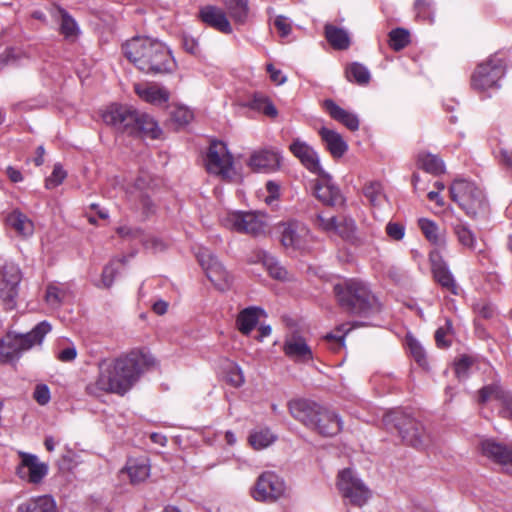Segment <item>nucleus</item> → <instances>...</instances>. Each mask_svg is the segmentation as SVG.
Segmentation results:
<instances>
[{
  "label": "nucleus",
  "mask_w": 512,
  "mask_h": 512,
  "mask_svg": "<svg viewBox=\"0 0 512 512\" xmlns=\"http://www.w3.org/2000/svg\"><path fill=\"white\" fill-rule=\"evenodd\" d=\"M149 364V357L141 351H131L112 360H103L98 365L96 380L86 386V391L92 396L103 393L123 396L139 380L143 367Z\"/></svg>",
  "instance_id": "1"
},
{
  "label": "nucleus",
  "mask_w": 512,
  "mask_h": 512,
  "mask_svg": "<svg viewBox=\"0 0 512 512\" xmlns=\"http://www.w3.org/2000/svg\"><path fill=\"white\" fill-rule=\"evenodd\" d=\"M125 57L146 74H165L175 69L169 49L150 37L135 36L122 46Z\"/></svg>",
  "instance_id": "2"
},
{
  "label": "nucleus",
  "mask_w": 512,
  "mask_h": 512,
  "mask_svg": "<svg viewBox=\"0 0 512 512\" xmlns=\"http://www.w3.org/2000/svg\"><path fill=\"white\" fill-rule=\"evenodd\" d=\"M103 121L117 132L127 135H143L151 139L160 137L161 129L154 119L126 105L112 104L102 114Z\"/></svg>",
  "instance_id": "3"
},
{
  "label": "nucleus",
  "mask_w": 512,
  "mask_h": 512,
  "mask_svg": "<svg viewBox=\"0 0 512 512\" xmlns=\"http://www.w3.org/2000/svg\"><path fill=\"white\" fill-rule=\"evenodd\" d=\"M334 293L340 307L350 314L367 315L378 310L376 297L362 281L349 279L337 283Z\"/></svg>",
  "instance_id": "4"
},
{
  "label": "nucleus",
  "mask_w": 512,
  "mask_h": 512,
  "mask_svg": "<svg viewBox=\"0 0 512 512\" xmlns=\"http://www.w3.org/2000/svg\"><path fill=\"white\" fill-rule=\"evenodd\" d=\"M383 423L388 430H396L402 441L409 446L423 450L432 444V437L424 425L402 410L386 413Z\"/></svg>",
  "instance_id": "5"
},
{
  "label": "nucleus",
  "mask_w": 512,
  "mask_h": 512,
  "mask_svg": "<svg viewBox=\"0 0 512 512\" xmlns=\"http://www.w3.org/2000/svg\"><path fill=\"white\" fill-rule=\"evenodd\" d=\"M50 331L51 325L42 321L26 334L7 333L0 341V362L10 363L19 359L24 351L40 345Z\"/></svg>",
  "instance_id": "6"
},
{
  "label": "nucleus",
  "mask_w": 512,
  "mask_h": 512,
  "mask_svg": "<svg viewBox=\"0 0 512 512\" xmlns=\"http://www.w3.org/2000/svg\"><path fill=\"white\" fill-rule=\"evenodd\" d=\"M450 196L470 218L486 211L487 203L483 191L473 182L455 180L450 186Z\"/></svg>",
  "instance_id": "7"
},
{
  "label": "nucleus",
  "mask_w": 512,
  "mask_h": 512,
  "mask_svg": "<svg viewBox=\"0 0 512 512\" xmlns=\"http://www.w3.org/2000/svg\"><path fill=\"white\" fill-rule=\"evenodd\" d=\"M204 161L206 170L210 174L226 181H231L236 176L233 156L222 141L214 140L210 143Z\"/></svg>",
  "instance_id": "8"
},
{
  "label": "nucleus",
  "mask_w": 512,
  "mask_h": 512,
  "mask_svg": "<svg viewBox=\"0 0 512 512\" xmlns=\"http://www.w3.org/2000/svg\"><path fill=\"white\" fill-rule=\"evenodd\" d=\"M286 495V482L274 471L261 473L251 489L252 498L258 502L274 503Z\"/></svg>",
  "instance_id": "9"
},
{
  "label": "nucleus",
  "mask_w": 512,
  "mask_h": 512,
  "mask_svg": "<svg viewBox=\"0 0 512 512\" xmlns=\"http://www.w3.org/2000/svg\"><path fill=\"white\" fill-rule=\"evenodd\" d=\"M338 489L349 504L362 507L371 498V490L351 469H344L338 474Z\"/></svg>",
  "instance_id": "10"
},
{
  "label": "nucleus",
  "mask_w": 512,
  "mask_h": 512,
  "mask_svg": "<svg viewBox=\"0 0 512 512\" xmlns=\"http://www.w3.org/2000/svg\"><path fill=\"white\" fill-rule=\"evenodd\" d=\"M504 61L497 54L491 56L486 62L479 64L472 75L471 83L477 90H487L495 87L504 75Z\"/></svg>",
  "instance_id": "11"
},
{
  "label": "nucleus",
  "mask_w": 512,
  "mask_h": 512,
  "mask_svg": "<svg viewBox=\"0 0 512 512\" xmlns=\"http://www.w3.org/2000/svg\"><path fill=\"white\" fill-rule=\"evenodd\" d=\"M197 258L207 278L215 288L220 291H226L231 287L233 282L232 275L209 250L203 249L199 251Z\"/></svg>",
  "instance_id": "12"
},
{
  "label": "nucleus",
  "mask_w": 512,
  "mask_h": 512,
  "mask_svg": "<svg viewBox=\"0 0 512 512\" xmlns=\"http://www.w3.org/2000/svg\"><path fill=\"white\" fill-rule=\"evenodd\" d=\"M226 223L237 232L254 236L264 233L266 227L264 216L254 212H233L227 216Z\"/></svg>",
  "instance_id": "13"
},
{
  "label": "nucleus",
  "mask_w": 512,
  "mask_h": 512,
  "mask_svg": "<svg viewBox=\"0 0 512 512\" xmlns=\"http://www.w3.org/2000/svg\"><path fill=\"white\" fill-rule=\"evenodd\" d=\"M22 279L20 268L14 264H6L3 267L0 280V298L6 309H13L18 296V286Z\"/></svg>",
  "instance_id": "14"
},
{
  "label": "nucleus",
  "mask_w": 512,
  "mask_h": 512,
  "mask_svg": "<svg viewBox=\"0 0 512 512\" xmlns=\"http://www.w3.org/2000/svg\"><path fill=\"white\" fill-rule=\"evenodd\" d=\"M287 406L290 415L308 429L314 426L316 416L326 417L320 412L322 405L310 399H292Z\"/></svg>",
  "instance_id": "15"
},
{
  "label": "nucleus",
  "mask_w": 512,
  "mask_h": 512,
  "mask_svg": "<svg viewBox=\"0 0 512 512\" xmlns=\"http://www.w3.org/2000/svg\"><path fill=\"white\" fill-rule=\"evenodd\" d=\"M21 462L17 467L18 476L29 483L37 484L47 475L48 466L40 462L36 455L19 452Z\"/></svg>",
  "instance_id": "16"
},
{
  "label": "nucleus",
  "mask_w": 512,
  "mask_h": 512,
  "mask_svg": "<svg viewBox=\"0 0 512 512\" xmlns=\"http://www.w3.org/2000/svg\"><path fill=\"white\" fill-rule=\"evenodd\" d=\"M480 449L485 457L500 465L503 472L512 475V449L492 439L483 440Z\"/></svg>",
  "instance_id": "17"
},
{
  "label": "nucleus",
  "mask_w": 512,
  "mask_h": 512,
  "mask_svg": "<svg viewBox=\"0 0 512 512\" xmlns=\"http://www.w3.org/2000/svg\"><path fill=\"white\" fill-rule=\"evenodd\" d=\"M429 259L431 262L433 276L437 283L452 294L457 295L458 286L440 251L438 249L432 250L430 252Z\"/></svg>",
  "instance_id": "18"
},
{
  "label": "nucleus",
  "mask_w": 512,
  "mask_h": 512,
  "mask_svg": "<svg viewBox=\"0 0 512 512\" xmlns=\"http://www.w3.org/2000/svg\"><path fill=\"white\" fill-rule=\"evenodd\" d=\"M319 179L314 186V194L322 203L335 206L343 202L339 188L332 182L331 177L323 170L317 173Z\"/></svg>",
  "instance_id": "19"
},
{
  "label": "nucleus",
  "mask_w": 512,
  "mask_h": 512,
  "mask_svg": "<svg viewBox=\"0 0 512 512\" xmlns=\"http://www.w3.org/2000/svg\"><path fill=\"white\" fill-rule=\"evenodd\" d=\"M320 412L327 417L316 416L314 426H311L309 430L323 437H333L339 434L342 430V421L339 416L324 406Z\"/></svg>",
  "instance_id": "20"
},
{
  "label": "nucleus",
  "mask_w": 512,
  "mask_h": 512,
  "mask_svg": "<svg viewBox=\"0 0 512 512\" xmlns=\"http://www.w3.org/2000/svg\"><path fill=\"white\" fill-rule=\"evenodd\" d=\"M290 151L312 173L322 172L317 153L306 142L294 140L290 145Z\"/></svg>",
  "instance_id": "21"
},
{
  "label": "nucleus",
  "mask_w": 512,
  "mask_h": 512,
  "mask_svg": "<svg viewBox=\"0 0 512 512\" xmlns=\"http://www.w3.org/2000/svg\"><path fill=\"white\" fill-rule=\"evenodd\" d=\"M199 17L208 26L225 34L232 33V27L224 11L216 6L207 5L199 11Z\"/></svg>",
  "instance_id": "22"
},
{
  "label": "nucleus",
  "mask_w": 512,
  "mask_h": 512,
  "mask_svg": "<svg viewBox=\"0 0 512 512\" xmlns=\"http://www.w3.org/2000/svg\"><path fill=\"white\" fill-rule=\"evenodd\" d=\"M491 399L499 400L502 404V416L512 420V394L502 390L496 385L483 387L479 391V401L485 403Z\"/></svg>",
  "instance_id": "23"
},
{
  "label": "nucleus",
  "mask_w": 512,
  "mask_h": 512,
  "mask_svg": "<svg viewBox=\"0 0 512 512\" xmlns=\"http://www.w3.org/2000/svg\"><path fill=\"white\" fill-rule=\"evenodd\" d=\"M283 350L286 356L298 362H307L313 358L312 351L305 339L297 334L287 337Z\"/></svg>",
  "instance_id": "24"
},
{
  "label": "nucleus",
  "mask_w": 512,
  "mask_h": 512,
  "mask_svg": "<svg viewBox=\"0 0 512 512\" xmlns=\"http://www.w3.org/2000/svg\"><path fill=\"white\" fill-rule=\"evenodd\" d=\"M323 107L325 111L330 115V117L335 121L343 124L351 131L358 130L359 119L356 114L341 108L331 99L324 100Z\"/></svg>",
  "instance_id": "25"
},
{
  "label": "nucleus",
  "mask_w": 512,
  "mask_h": 512,
  "mask_svg": "<svg viewBox=\"0 0 512 512\" xmlns=\"http://www.w3.org/2000/svg\"><path fill=\"white\" fill-rule=\"evenodd\" d=\"M249 167L256 172H266L275 170L280 165L278 153L271 150H261L254 152L248 162Z\"/></svg>",
  "instance_id": "26"
},
{
  "label": "nucleus",
  "mask_w": 512,
  "mask_h": 512,
  "mask_svg": "<svg viewBox=\"0 0 512 512\" xmlns=\"http://www.w3.org/2000/svg\"><path fill=\"white\" fill-rule=\"evenodd\" d=\"M309 231L298 223H289L282 232L281 242L285 247L304 248Z\"/></svg>",
  "instance_id": "27"
},
{
  "label": "nucleus",
  "mask_w": 512,
  "mask_h": 512,
  "mask_svg": "<svg viewBox=\"0 0 512 512\" xmlns=\"http://www.w3.org/2000/svg\"><path fill=\"white\" fill-rule=\"evenodd\" d=\"M121 474H127L132 485L144 482L150 475V464L146 458L128 459Z\"/></svg>",
  "instance_id": "28"
},
{
  "label": "nucleus",
  "mask_w": 512,
  "mask_h": 512,
  "mask_svg": "<svg viewBox=\"0 0 512 512\" xmlns=\"http://www.w3.org/2000/svg\"><path fill=\"white\" fill-rule=\"evenodd\" d=\"M135 93L144 101L154 104L161 105L168 101L169 93L166 89L156 84H135Z\"/></svg>",
  "instance_id": "29"
},
{
  "label": "nucleus",
  "mask_w": 512,
  "mask_h": 512,
  "mask_svg": "<svg viewBox=\"0 0 512 512\" xmlns=\"http://www.w3.org/2000/svg\"><path fill=\"white\" fill-rule=\"evenodd\" d=\"M319 135L334 158L342 157L347 151L348 145L338 132L322 127L319 130Z\"/></svg>",
  "instance_id": "30"
},
{
  "label": "nucleus",
  "mask_w": 512,
  "mask_h": 512,
  "mask_svg": "<svg viewBox=\"0 0 512 512\" xmlns=\"http://www.w3.org/2000/svg\"><path fill=\"white\" fill-rule=\"evenodd\" d=\"M335 233L357 246L368 242L366 237L357 234L356 223L351 217L337 219Z\"/></svg>",
  "instance_id": "31"
},
{
  "label": "nucleus",
  "mask_w": 512,
  "mask_h": 512,
  "mask_svg": "<svg viewBox=\"0 0 512 512\" xmlns=\"http://www.w3.org/2000/svg\"><path fill=\"white\" fill-rule=\"evenodd\" d=\"M6 225L21 237H29L34 232L33 222L19 210H14L6 217Z\"/></svg>",
  "instance_id": "32"
},
{
  "label": "nucleus",
  "mask_w": 512,
  "mask_h": 512,
  "mask_svg": "<svg viewBox=\"0 0 512 512\" xmlns=\"http://www.w3.org/2000/svg\"><path fill=\"white\" fill-rule=\"evenodd\" d=\"M51 15L60 20V31L66 39L73 41L78 36V26L75 20L65 9L58 5H54L51 10Z\"/></svg>",
  "instance_id": "33"
},
{
  "label": "nucleus",
  "mask_w": 512,
  "mask_h": 512,
  "mask_svg": "<svg viewBox=\"0 0 512 512\" xmlns=\"http://www.w3.org/2000/svg\"><path fill=\"white\" fill-rule=\"evenodd\" d=\"M263 313L261 308L254 306L243 309L236 320L238 330L244 335H249Z\"/></svg>",
  "instance_id": "34"
},
{
  "label": "nucleus",
  "mask_w": 512,
  "mask_h": 512,
  "mask_svg": "<svg viewBox=\"0 0 512 512\" xmlns=\"http://www.w3.org/2000/svg\"><path fill=\"white\" fill-rule=\"evenodd\" d=\"M418 226L425 238L437 247H442L446 243L445 234L440 230L438 225L427 218H420Z\"/></svg>",
  "instance_id": "35"
},
{
  "label": "nucleus",
  "mask_w": 512,
  "mask_h": 512,
  "mask_svg": "<svg viewBox=\"0 0 512 512\" xmlns=\"http://www.w3.org/2000/svg\"><path fill=\"white\" fill-rule=\"evenodd\" d=\"M325 37L334 49L346 50L350 46V37L347 31L334 25H325Z\"/></svg>",
  "instance_id": "36"
},
{
  "label": "nucleus",
  "mask_w": 512,
  "mask_h": 512,
  "mask_svg": "<svg viewBox=\"0 0 512 512\" xmlns=\"http://www.w3.org/2000/svg\"><path fill=\"white\" fill-rule=\"evenodd\" d=\"M56 504L50 496L30 499L18 507V512H55Z\"/></svg>",
  "instance_id": "37"
},
{
  "label": "nucleus",
  "mask_w": 512,
  "mask_h": 512,
  "mask_svg": "<svg viewBox=\"0 0 512 512\" xmlns=\"http://www.w3.org/2000/svg\"><path fill=\"white\" fill-rule=\"evenodd\" d=\"M117 232L121 237L139 238L146 248L153 249L155 251H160L165 248L164 243L160 239L146 236L140 230H133L130 227L123 226L118 228Z\"/></svg>",
  "instance_id": "38"
},
{
  "label": "nucleus",
  "mask_w": 512,
  "mask_h": 512,
  "mask_svg": "<svg viewBox=\"0 0 512 512\" xmlns=\"http://www.w3.org/2000/svg\"><path fill=\"white\" fill-rule=\"evenodd\" d=\"M257 258L267 269L271 277L277 280H285L287 278L288 273L286 269L279 264L274 256L266 251H259Z\"/></svg>",
  "instance_id": "39"
},
{
  "label": "nucleus",
  "mask_w": 512,
  "mask_h": 512,
  "mask_svg": "<svg viewBox=\"0 0 512 512\" xmlns=\"http://www.w3.org/2000/svg\"><path fill=\"white\" fill-rule=\"evenodd\" d=\"M229 15L239 24L246 22L248 18V0H222Z\"/></svg>",
  "instance_id": "40"
},
{
  "label": "nucleus",
  "mask_w": 512,
  "mask_h": 512,
  "mask_svg": "<svg viewBox=\"0 0 512 512\" xmlns=\"http://www.w3.org/2000/svg\"><path fill=\"white\" fill-rule=\"evenodd\" d=\"M453 232L457 237L458 242L469 250L476 249V237L467 224L458 222L453 225Z\"/></svg>",
  "instance_id": "41"
},
{
  "label": "nucleus",
  "mask_w": 512,
  "mask_h": 512,
  "mask_svg": "<svg viewBox=\"0 0 512 512\" xmlns=\"http://www.w3.org/2000/svg\"><path fill=\"white\" fill-rule=\"evenodd\" d=\"M418 164L421 169L433 175H439L444 172L443 161L436 155L430 153L419 154Z\"/></svg>",
  "instance_id": "42"
},
{
  "label": "nucleus",
  "mask_w": 512,
  "mask_h": 512,
  "mask_svg": "<svg viewBox=\"0 0 512 512\" xmlns=\"http://www.w3.org/2000/svg\"><path fill=\"white\" fill-rule=\"evenodd\" d=\"M363 194L374 207H380L386 201V196L383 193L382 185L377 181L367 183L363 187Z\"/></svg>",
  "instance_id": "43"
},
{
  "label": "nucleus",
  "mask_w": 512,
  "mask_h": 512,
  "mask_svg": "<svg viewBox=\"0 0 512 512\" xmlns=\"http://www.w3.org/2000/svg\"><path fill=\"white\" fill-rule=\"evenodd\" d=\"M346 77L349 81L355 82L358 85H367L370 81L371 75L364 65L355 62L347 67Z\"/></svg>",
  "instance_id": "44"
},
{
  "label": "nucleus",
  "mask_w": 512,
  "mask_h": 512,
  "mask_svg": "<svg viewBox=\"0 0 512 512\" xmlns=\"http://www.w3.org/2000/svg\"><path fill=\"white\" fill-rule=\"evenodd\" d=\"M250 107L254 110L260 111L268 117L275 118L278 114L276 107L273 103L263 94L256 93L250 101Z\"/></svg>",
  "instance_id": "45"
},
{
  "label": "nucleus",
  "mask_w": 512,
  "mask_h": 512,
  "mask_svg": "<svg viewBox=\"0 0 512 512\" xmlns=\"http://www.w3.org/2000/svg\"><path fill=\"white\" fill-rule=\"evenodd\" d=\"M409 43V33L403 28H396L389 33V45L395 51H400Z\"/></svg>",
  "instance_id": "46"
},
{
  "label": "nucleus",
  "mask_w": 512,
  "mask_h": 512,
  "mask_svg": "<svg viewBox=\"0 0 512 512\" xmlns=\"http://www.w3.org/2000/svg\"><path fill=\"white\" fill-rule=\"evenodd\" d=\"M274 440V435L268 429L256 431L249 436L250 444L258 450L268 447Z\"/></svg>",
  "instance_id": "47"
},
{
  "label": "nucleus",
  "mask_w": 512,
  "mask_h": 512,
  "mask_svg": "<svg viewBox=\"0 0 512 512\" xmlns=\"http://www.w3.org/2000/svg\"><path fill=\"white\" fill-rule=\"evenodd\" d=\"M406 345L415 361L419 365L424 366L426 364V355L420 342L412 335H407Z\"/></svg>",
  "instance_id": "48"
},
{
  "label": "nucleus",
  "mask_w": 512,
  "mask_h": 512,
  "mask_svg": "<svg viewBox=\"0 0 512 512\" xmlns=\"http://www.w3.org/2000/svg\"><path fill=\"white\" fill-rule=\"evenodd\" d=\"M65 297V291L56 285H49L46 289L45 300L51 308H58Z\"/></svg>",
  "instance_id": "49"
},
{
  "label": "nucleus",
  "mask_w": 512,
  "mask_h": 512,
  "mask_svg": "<svg viewBox=\"0 0 512 512\" xmlns=\"http://www.w3.org/2000/svg\"><path fill=\"white\" fill-rule=\"evenodd\" d=\"M452 322L449 319L445 320V325L439 327L435 332V341L439 348H447L451 345V341L446 337L451 333Z\"/></svg>",
  "instance_id": "50"
},
{
  "label": "nucleus",
  "mask_w": 512,
  "mask_h": 512,
  "mask_svg": "<svg viewBox=\"0 0 512 512\" xmlns=\"http://www.w3.org/2000/svg\"><path fill=\"white\" fill-rule=\"evenodd\" d=\"M66 178V172L60 164H55L52 174L46 179L45 186L47 189H53L60 185Z\"/></svg>",
  "instance_id": "51"
},
{
  "label": "nucleus",
  "mask_w": 512,
  "mask_h": 512,
  "mask_svg": "<svg viewBox=\"0 0 512 512\" xmlns=\"http://www.w3.org/2000/svg\"><path fill=\"white\" fill-rule=\"evenodd\" d=\"M172 119L179 126H184L192 121L193 112L186 107H177L172 112Z\"/></svg>",
  "instance_id": "52"
},
{
  "label": "nucleus",
  "mask_w": 512,
  "mask_h": 512,
  "mask_svg": "<svg viewBox=\"0 0 512 512\" xmlns=\"http://www.w3.org/2000/svg\"><path fill=\"white\" fill-rule=\"evenodd\" d=\"M226 380L234 387H240L244 383V375L242 370L237 365H231L229 368Z\"/></svg>",
  "instance_id": "53"
},
{
  "label": "nucleus",
  "mask_w": 512,
  "mask_h": 512,
  "mask_svg": "<svg viewBox=\"0 0 512 512\" xmlns=\"http://www.w3.org/2000/svg\"><path fill=\"white\" fill-rule=\"evenodd\" d=\"M473 365V359L470 356L463 355L455 363V373L458 378L467 376L468 370Z\"/></svg>",
  "instance_id": "54"
},
{
  "label": "nucleus",
  "mask_w": 512,
  "mask_h": 512,
  "mask_svg": "<svg viewBox=\"0 0 512 512\" xmlns=\"http://www.w3.org/2000/svg\"><path fill=\"white\" fill-rule=\"evenodd\" d=\"M336 222V217L325 218L321 214L316 215L314 220L315 225L326 232H335Z\"/></svg>",
  "instance_id": "55"
},
{
  "label": "nucleus",
  "mask_w": 512,
  "mask_h": 512,
  "mask_svg": "<svg viewBox=\"0 0 512 512\" xmlns=\"http://www.w3.org/2000/svg\"><path fill=\"white\" fill-rule=\"evenodd\" d=\"M33 396L38 404L46 405L50 401V390L47 385L39 384L36 386Z\"/></svg>",
  "instance_id": "56"
},
{
  "label": "nucleus",
  "mask_w": 512,
  "mask_h": 512,
  "mask_svg": "<svg viewBox=\"0 0 512 512\" xmlns=\"http://www.w3.org/2000/svg\"><path fill=\"white\" fill-rule=\"evenodd\" d=\"M386 233L391 239L399 241L405 235V228L399 223L389 222L386 226Z\"/></svg>",
  "instance_id": "57"
},
{
  "label": "nucleus",
  "mask_w": 512,
  "mask_h": 512,
  "mask_svg": "<svg viewBox=\"0 0 512 512\" xmlns=\"http://www.w3.org/2000/svg\"><path fill=\"white\" fill-rule=\"evenodd\" d=\"M182 45L184 50L192 55H198L200 53L198 40L190 35H183Z\"/></svg>",
  "instance_id": "58"
},
{
  "label": "nucleus",
  "mask_w": 512,
  "mask_h": 512,
  "mask_svg": "<svg viewBox=\"0 0 512 512\" xmlns=\"http://www.w3.org/2000/svg\"><path fill=\"white\" fill-rule=\"evenodd\" d=\"M274 25L281 37H286L291 32V24L284 16H277L274 21Z\"/></svg>",
  "instance_id": "59"
},
{
  "label": "nucleus",
  "mask_w": 512,
  "mask_h": 512,
  "mask_svg": "<svg viewBox=\"0 0 512 512\" xmlns=\"http://www.w3.org/2000/svg\"><path fill=\"white\" fill-rule=\"evenodd\" d=\"M266 190L268 195L265 197L264 201L268 205H272V203L279 198V185L273 181H268L266 183Z\"/></svg>",
  "instance_id": "60"
},
{
  "label": "nucleus",
  "mask_w": 512,
  "mask_h": 512,
  "mask_svg": "<svg viewBox=\"0 0 512 512\" xmlns=\"http://www.w3.org/2000/svg\"><path fill=\"white\" fill-rule=\"evenodd\" d=\"M113 262L105 266L102 272L101 281L105 288H109L114 280L116 269L113 266Z\"/></svg>",
  "instance_id": "61"
},
{
  "label": "nucleus",
  "mask_w": 512,
  "mask_h": 512,
  "mask_svg": "<svg viewBox=\"0 0 512 512\" xmlns=\"http://www.w3.org/2000/svg\"><path fill=\"white\" fill-rule=\"evenodd\" d=\"M16 54L13 48L6 49L0 54V70L4 69L8 65L16 63Z\"/></svg>",
  "instance_id": "62"
},
{
  "label": "nucleus",
  "mask_w": 512,
  "mask_h": 512,
  "mask_svg": "<svg viewBox=\"0 0 512 512\" xmlns=\"http://www.w3.org/2000/svg\"><path fill=\"white\" fill-rule=\"evenodd\" d=\"M266 70L270 75V79L277 85L284 84L287 80L286 76L283 75L282 71L276 69L272 64L266 66Z\"/></svg>",
  "instance_id": "63"
},
{
  "label": "nucleus",
  "mask_w": 512,
  "mask_h": 512,
  "mask_svg": "<svg viewBox=\"0 0 512 512\" xmlns=\"http://www.w3.org/2000/svg\"><path fill=\"white\" fill-rule=\"evenodd\" d=\"M77 356V351L74 346H69L58 353L57 358L62 362H71Z\"/></svg>",
  "instance_id": "64"
}]
</instances>
